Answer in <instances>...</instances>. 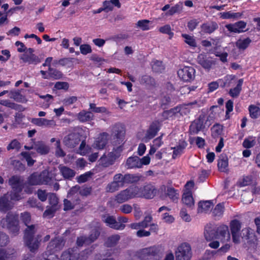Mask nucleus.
<instances>
[{"label":"nucleus","mask_w":260,"mask_h":260,"mask_svg":"<svg viewBox=\"0 0 260 260\" xmlns=\"http://www.w3.org/2000/svg\"><path fill=\"white\" fill-rule=\"evenodd\" d=\"M157 189L152 183L144 185L142 187L137 185H131L125 189L120 191L115 197V200L118 203H123L131 199L143 197L152 199L156 195Z\"/></svg>","instance_id":"nucleus-1"},{"label":"nucleus","mask_w":260,"mask_h":260,"mask_svg":"<svg viewBox=\"0 0 260 260\" xmlns=\"http://www.w3.org/2000/svg\"><path fill=\"white\" fill-rule=\"evenodd\" d=\"M241 227L242 222L239 220L234 219L230 221L229 228L233 242L235 244H239L241 239L249 247L256 246L258 240L254 231L249 227L244 228L241 230Z\"/></svg>","instance_id":"nucleus-2"},{"label":"nucleus","mask_w":260,"mask_h":260,"mask_svg":"<svg viewBox=\"0 0 260 260\" xmlns=\"http://www.w3.org/2000/svg\"><path fill=\"white\" fill-rule=\"evenodd\" d=\"M125 134L124 125L120 123H116L112 127L111 135L113 138V145L114 147L112 152L109 153V156L115 162L121 155L123 151V144Z\"/></svg>","instance_id":"nucleus-3"},{"label":"nucleus","mask_w":260,"mask_h":260,"mask_svg":"<svg viewBox=\"0 0 260 260\" xmlns=\"http://www.w3.org/2000/svg\"><path fill=\"white\" fill-rule=\"evenodd\" d=\"M65 241L62 237H56L51 239L48 243L43 256L45 260H59L57 253L63 248Z\"/></svg>","instance_id":"nucleus-4"},{"label":"nucleus","mask_w":260,"mask_h":260,"mask_svg":"<svg viewBox=\"0 0 260 260\" xmlns=\"http://www.w3.org/2000/svg\"><path fill=\"white\" fill-rule=\"evenodd\" d=\"M26 226L27 228L24 231L23 238L25 244L30 252L36 253L39 247L41 236L37 235L36 237H34L35 234V225H28Z\"/></svg>","instance_id":"nucleus-5"},{"label":"nucleus","mask_w":260,"mask_h":260,"mask_svg":"<svg viewBox=\"0 0 260 260\" xmlns=\"http://www.w3.org/2000/svg\"><path fill=\"white\" fill-rule=\"evenodd\" d=\"M3 227H6L12 236H16L19 233V215L16 213L8 212L5 218L1 220Z\"/></svg>","instance_id":"nucleus-6"},{"label":"nucleus","mask_w":260,"mask_h":260,"mask_svg":"<svg viewBox=\"0 0 260 260\" xmlns=\"http://www.w3.org/2000/svg\"><path fill=\"white\" fill-rule=\"evenodd\" d=\"M102 230L101 224L96 223V225L93 226L90 230L88 236H82L77 237L76 244L78 246H82L84 244L89 245L95 241L100 237Z\"/></svg>","instance_id":"nucleus-7"},{"label":"nucleus","mask_w":260,"mask_h":260,"mask_svg":"<svg viewBox=\"0 0 260 260\" xmlns=\"http://www.w3.org/2000/svg\"><path fill=\"white\" fill-rule=\"evenodd\" d=\"M8 184L13 191L11 199L19 200L20 198V193L25 188L23 179L19 175H13L9 179Z\"/></svg>","instance_id":"nucleus-8"},{"label":"nucleus","mask_w":260,"mask_h":260,"mask_svg":"<svg viewBox=\"0 0 260 260\" xmlns=\"http://www.w3.org/2000/svg\"><path fill=\"white\" fill-rule=\"evenodd\" d=\"M159 251L158 247L154 245L139 249L136 252V256L140 260H151Z\"/></svg>","instance_id":"nucleus-9"},{"label":"nucleus","mask_w":260,"mask_h":260,"mask_svg":"<svg viewBox=\"0 0 260 260\" xmlns=\"http://www.w3.org/2000/svg\"><path fill=\"white\" fill-rule=\"evenodd\" d=\"M206 117V114L202 113L191 122L189 128L190 134H197L199 132L205 128V124L207 121Z\"/></svg>","instance_id":"nucleus-10"},{"label":"nucleus","mask_w":260,"mask_h":260,"mask_svg":"<svg viewBox=\"0 0 260 260\" xmlns=\"http://www.w3.org/2000/svg\"><path fill=\"white\" fill-rule=\"evenodd\" d=\"M191 256V246L187 243H182L176 252V260H190Z\"/></svg>","instance_id":"nucleus-11"},{"label":"nucleus","mask_w":260,"mask_h":260,"mask_svg":"<svg viewBox=\"0 0 260 260\" xmlns=\"http://www.w3.org/2000/svg\"><path fill=\"white\" fill-rule=\"evenodd\" d=\"M196 71L192 67L185 66L180 69L177 74L179 78L184 82H190L195 77Z\"/></svg>","instance_id":"nucleus-12"},{"label":"nucleus","mask_w":260,"mask_h":260,"mask_svg":"<svg viewBox=\"0 0 260 260\" xmlns=\"http://www.w3.org/2000/svg\"><path fill=\"white\" fill-rule=\"evenodd\" d=\"M35 50L32 48H29L27 51L21 54L20 56V60L24 63L29 64H37L41 62V59L34 53Z\"/></svg>","instance_id":"nucleus-13"},{"label":"nucleus","mask_w":260,"mask_h":260,"mask_svg":"<svg viewBox=\"0 0 260 260\" xmlns=\"http://www.w3.org/2000/svg\"><path fill=\"white\" fill-rule=\"evenodd\" d=\"M217 239L220 240L222 243L229 242L231 240V233L229 228L225 224H221L216 228Z\"/></svg>","instance_id":"nucleus-14"},{"label":"nucleus","mask_w":260,"mask_h":260,"mask_svg":"<svg viewBox=\"0 0 260 260\" xmlns=\"http://www.w3.org/2000/svg\"><path fill=\"white\" fill-rule=\"evenodd\" d=\"M247 22L243 20H239L234 23H230L225 25V27L230 32L240 34L247 30L246 28Z\"/></svg>","instance_id":"nucleus-15"},{"label":"nucleus","mask_w":260,"mask_h":260,"mask_svg":"<svg viewBox=\"0 0 260 260\" xmlns=\"http://www.w3.org/2000/svg\"><path fill=\"white\" fill-rule=\"evenodd\" d=\"M25 188L24 191L27 193H31L32 192V188L27 186V185L30 186H35L41 185L39 174L38 172H34L30 174L27 178V181L24 182Z\"/></svg>","instance_id":"nucleus-16"},{"label":"nucleus","mask_w":260,"mask_h":260,"mask_svg":"<svg viewBox=\"0 0 260 260\" xmlns=\"http://www.w3.org/2000/svg\"><path fill=\"white\" fill-rule=\"evenodd\" d=\"M80 136L78 133H72L65 136L63 142L64 144L69 148L75 147L80 142Z\"/></svg>","instance_id":"nucleus-17"},{"label":"nucleus","mask_w":260,"mask_h":260,"mask_svg":"<svg viewBox=\"0 0 260 260\" xmlns=\"http://www.w3.org/2000/svg\"><path fill=\"white\" fill-rule=\"evenodd\" d=\"M103 220L106 223L107 226L114 230H122L125 227V224L119 223V222H117L113 216L103 215Z\"/></svg>","instance_id":"nucleus-18"},{"label":"nucleus","mask_w":260,"mask_h":260,"mask_svg":"<svg viewBox=\"0 0 260 260\" xmlns=\"http://www.w3.org/2000/svg\"><path fill=\"white\" fill-rule=\"evenodd\" d=\"M182 108V107L181 105H178L170 110L164 111L160 114L161 117V121H163L170 119H173L178 113H180L181 115L180 112Z\"/></svg>","instance_id":"nucleus-19"},{"label":"nucleus","mask_w":260,"mask_h":260,"mask_svg":"<svg viewBox=\"0 0 260 260\" xmlns=\"http://www.w3.org/2000/svg\"><path fill=\"white\" fill-rule=\"evenodd\" d=\"M14 207V203L9 199L8 194H4L0 197V211L6 213Z\"/></svg>","instance_id":"nucleus-20"},{"label":"nucleus","mask_w":260,"mask_h":260,"mask_svg":"<svg viewBox=\"0 0 260 260\" xmlns=\"http://www.w3.org/2000/svg\"><path fill=\"white\" fill-rule=\"evenodd\" d=\"M197 60L199 64H200L204 69L210 70L214 63V61L212 58L208 56L205 54H200L198 56Z\"/></svg>","instance_id":"nucleus-21"},{"label":"nucleus","mask_w":260,"mask_h":260,"mask_svg":"<svg viewBox=\"0 0 260 260\" xmlns=\"http://www.w3.org/2000/svg\"><path fill=\"white\" fill-rule=\"evenodd\" d=\"M159 189L162 191H166V197H168L173 202H177L179 199V191L175 189L173 187H168L167 188L165 185H162L160 187Z\"/></svg>","instance_id":"nucleus-22"},{"label":"nucleus","mask_w":260,"mask_h":260,"mask_svg":"<svg viewBox=\"0 0 260 260\" xmlns=\"http://www.w3.org/2000/svg\"><path fill=\"white\" fill-rule=\"evenodd\" d=\"M31 122L39 126H45L48 127H53L56 125V122L54 120H49L43 118H34L32 119Z\"/></svg>","instance_id":"nucleus-23"},{"label":"nucleus","mask_w":260,"mask_h":260,"mask_svg":"<svg viewBox=\"0 0 260 260\" xmlns=\"http://www.w3.org/2000/svg\"><path fill=\"white\" fill-rule=\"evenodd\" d=\"M160 123L158 120L153 121L150 124L146 134V137L148 139H152L160 130Z\"/></svg>","instance_id":"nucleus-24"},{"label":"nucleus","mask_w":260,"mask_h":260,"mask_svg":"<svg viewBox=\"0 0 260 260\" xmlns=\"http://www.w3.org/2000/svg\"><path fill=\"white\" fill-rule=\"evenodd\" d=\"M204 236L207 241L217 239L216 228L213 227L211 224H207L205 227Z\"/></svg>","instance_id":"nucleus-25"},{"label":"nucleus","mask_w":260,"mask_h":260,"mask_svg":"<svg viewBox=\"0 0 260 260\" xmlns=\"http://www.w3.org/2000/svg\"><path fill=\"white\" fill-rule=\"evenodd\" d=\"M127 169H134L140 168V158L137 156L128 157L125 164Z\"/></svg>","instance_id":"nucleus-26"},{"label":"nucleus","mask_w":260,"mask_h":260,"mask_svg":"<svg viewBox=\"0 0 260 260\" xmlns=\"http://www.w3.org/2000/svg\"><path fill=\"white\" fill-rule=\"evenodd\" d=\"M108 143V134L106 133L101 134L94 143V147L98 149H104Z\"/></svg>","instance_id":"nucleus-27"},{"label":"nucleus","mask_w":260,"mask_h":260,"mask_svg":"<svg viewBox=\"0 0 260 260\" xmlns=\"http://www.w3.org/2000/svg\"><path fill=\"white\" fill-rule=\"evenodd\" d=\"M229 161L226 155L221 154L218 160L217 167L221 172L227 173L229 171Z\"/></svg>","instance_id":"nucleus-28"},{"label":"nucleus","mask_w":260,"mask_h":260,"mask_svg":"<svg viewBox=\"0 0 260 260\" xmlns=\"http://www.w3.org/2000/svg\"><path fill=\"white\" fill-rule=\"evenodd\" d=\"M182 201L188 208L192 209L194 206V200L191 191H186L183 193Z\"/></svg>","instance_id":"nucleus-29"},{"label":"nucleus","mask_w":260,"mask_h":260,"mask_svg":"<svg viewBox=\"0 0 260 260\" xmlns=\"http://www.w3.org/2000/svg\"><path fill=\"white\" fill-rule=\"evenodd\" d=\"M243 82L244 80L243 78L239 79L236 87L230 89L229 94L231 97L236 98L239 96L242 91Z\"/></svg>","instance_id":"nucleus-30"},{"label":"nucleus","mask_w":260,"mask_h":260,"mask_svg":"<svg viewBox=\"0 0 260 260\" xmlns=\"http://www.w3.org/2000/svg\"><path fill=\"white\" fill-rule=\"evenodd\" d=\"M217 24L215 22L204 23L201 26L202 31L205 34H211L218 28Z\"/></svg>","instance_id":"nucleus-31"},{"label":"nucleus","mask_w":260,"mask_h":260,"mask_svg":"<svg viewBox=\"0 0 260 260\" xmlns=\"http://www.w3.org/2000/svg\"><path fill=\"white\" fill-rule=\"evenodd\" d=\"M187 146V143L185 140H179L178 144L176 147L172 148L173 149V158H175L180 155Z\"/></svg>","instance_id":"nucleus-32"},{"label":"nucleus","mask_w":260,"mask_h":260,"mask_svg":"<svg viewBox=\"0 0 260 260\" xmlns=\"http://www.w3.org/2000/svg\"><path fill=\"white\" fill-rule=\"evenodd\" d=\"M61 174L65 179L71 180L75 176V172L74 170L66 166L59 167Z\"/></svg>","instance_id":"nucleus-33"},{"label":"nucleus","mask_w":260,"mask_h":260,"mask_svg":"<svg viewBox=\"0 0 260 260\" xmlns=\"http://www.w3.org/2000/svg\"><path fill=\"white\" fill-rule=\"evenodd\" d=\"M78 254L72 249L63 251L60 256L61 260H78Z\"/></svg>","instance_id":"nucleus-34"},{"label":"nucleus","mask_w":260,"mask_h":260,"mask_svg":"<svg viewBox=\"0 0 260 260\" xmlns=\"http://www.w3.org/2000/svg\"><path fill=\"white\" fill-rule=\"evenodd\" d=\"M213 206V204L211 201H200L198 204V212L207 213Z\"/></svg>","instance_id":"nucleus-35"},{"label":"nucleus","mask_w":260,"mask_h":260,"mask_svg":"<svg viewBox=\"0 0 260 260\" xmlns=\"http://www.w3.org/2000/svg\"><path fill=\"white\" fill-rule=\"evenodd\" d=\"M139 82L140 84L147 87H153L155 85V79L148 75L142 76L139 78Z\"/></svg>","instance_id":"nucleus-36"},{"label":"nucleus","mask_w":260,"mask_h":260,"mask_svg":"<svg viewBox=\"0 0 260 260\" xmlns=\"http://www.w3.org/2000/svg\"><path fill=\"white\" fill-rule=\"evenodd\" d=\"M93 116V114L91 112L86 110L80 111L77 115L78 119L81 122L92 120Z\"/></svg>","instance_id":"nucleus-37"},{"label":"nucleus","mask_w":260,"mask_h":260,"mask_svg":"<svg viewBox=\"0 0 260 260\" xmlns=\"http://www.w3.org/2000/svg\"><path fill=\"white\" fill-rule=\"evenodd\" d=\"M48 73L49 74V76H44V79H48L49 78H52L55 80H58L61 79L63 76L61 72L51 67H49Z\"/></svg>","instance_id":"nucleus-38"},{"label":"nucleus","mask_w":260,"mask_h":260,"mask_svg":"<svg viewBox=\"0 0 260 260\" xmlns=\"http://www.w3.org/2000/svg\"><path fill=\"white\" fill-rule=\"evenodd\" d=\"M236 79L235 75H228L224 77L223 79H219V83H220V86L222 87H230L234 83V80Z\"/></svg>","instance_id":"nucleus-39"},{"label":"nucleus","mask_w":260,"mask_h":260,"mask_svg":"<svg viewBox=\"0 0 260 260\" xmlns=\"http://www.w3.org/2000/svg\"><path fill=\"white\" fill-rule=\"evenodd\" d=\"M120 239L119 235H113L109 237L104 243V245L107 247H113L116 246Z\"/></svg>","instance_id":"nucleus-40"},{"label":"nucleus","mask_w":260,"mask_h":260,"mask_svg":"<svg viewBox=\"0 0 260 260\" xmlns=\"http://www.w3.org/2000/svg\"><path fill=\"white\" fill-rule=\"evenodd\" d=\"M39 174L41 185L48 184L52 181V177L48 171L44 170Z\"/></svg>","instance_id":"nucleus-41"},{"label":"nucleus","mask_w":260,"mask_h":260,"mask_svg":"<svg viewBox=\"0 0 260 260\" xmlns=\"http://www.w3.org/2000/svg\"><path fill=\"white\" fill-rule=\"evenodd\" d=\"M142 176L139 174H125V180H126V184L136 183L141 180Z\"/></svg>","instance_id":"nucleus-42"},{"label":"nucleus","mask_w":260,"mask_h":260,"mask_svg":"<svg viewBox=\"0 0 260 260\" xmlns=\"http://www.w3.org/2000/svg\"><path fill=\"white\" fill-rule=\"evenodd\" d=\"M224 210V206L223 203H218L213 209L212 215L215 218L219 219L222 216Z\"/></svg>","instance_id":"nucleus-43"},{"label":"nucleus","mask_w":260,"mask_h":260,"mask_svg":"<svg viewBox=\"0 0 260 260\" xmlns=\"http://www.w3.org/2000/svg\"><path fill=\"white\" fill-rule=\"evenodd\" d=\"M10 97L18 102H26L25 97L21 94L19 90H11L10 92Z\"/></svg>","instance_id":"nucleus-44"},{"label":"nucleus","mask_w":260,"mask_h":260,"mask_svg":"<svg viewBox=\"0 0 260 260\" xmlns=\"http://www.w3.org/2000/svg\"><path fill=\"white\" fill-rule=\"evenodd\" d=\"M249 116L252 119H257L260 116V108L254 105L248 107Z\"/></svg>","instance_id":"nucleus-45"},{"label":"nucleus","mask_w":260,"mask_h":260,"mask_svg":"<svg viewBox=\"0 0 260 260\" xmlns=\"http://www.w3.org/2000/svg\"><path fill=\"white\" fill-rule=\"evenodd\" d=\"M251 42V39L249 38H246L243 40H238L236 43V45L238 49L245 50L249 46Z\"/></svg>","instance_id":"nucleus-46"},{"label":"nucleus","mask_w":260,"mask_h":260,"mask_svg":"<svg viewBox=\"0 0 260 260\" xmlns=\"http://www.w3.org/2000/svg\"><path fill=\"white\" fill-rule=\"evenodd\" d=\"M35 149L41 154H46L49 152L48 147L42 142H39L35 145Z\"/></svg>","instance_id":"nucleus-47"},{"label":"nucleus","mask_w":260,"mask_h":260,"mask_svg":"<svg viewBox=\"0 0 260 260\" xmlns=\"http://www.w3.org/2000/svg\"><path fill=\"white\" fill-rule=\"evenodd\" d=\"M182 37L184 39V42L192 48L197 47V42L193 36L187 34H183Z\"/></svg>","instance_id":"nucleus-48"},{"label":"nucleus","mask_w":260,"mask_h":260,"mask_svg":"<svg viewBox=\"0 0 260 260\" xmlns=\"http://www.w3.org/2000/svg\"><path fill=\"white\" fill-rule=\"evenodd\" d=\"M99 161L100 165L104 167H108L114 163L109 155L107 156L105 154L100 158Z\"/></svg>","instance_id":"nucleus-49"},{"label":"nucleus","mask_w":260,"mask_h":260,"mask_svg":"<svg viewBox=\"0 0 260 260\" xmlns=\"http://www.w3.org/2000/svg\"><path fill=\"white\" fill-rule=\"evenodd\" d=\"M89 110L90 112L95 113H106L107 109L105 107H96L94 103H90Z\"/></svg>","instance_id":"nucleus-50"},{"label":"nucleus","mask_w":260,"mask_h":260,"mask_svg":"<svg viewBox=\"0 0 260 260\" xmlns=\"http://www.w3.org/2000/svg\"><path fill=\"white\" fill-rule=\"evenodd\" d=\"M152 69L154 72L162 73L165 70V67L161 61L156 60L154 61Z\"/></svg>","instance_id":"nucleus-51"},{"label":"nucleus","mask_w":260,"mask_h":260,"mask_svg":"<svg viewBox=\"0 0 260 260\" xmlns=\"http://www.w3.org/2000/svg\"><path fill=\"white\" fill-rule=\"evenodd\" d=\"M28 205L32 208H37L41 211H43L44 208L40 202H38L37 200L34 198H29L27 201Z\"/></svg>","instance_id":"nucleus-52"},{"label":"nucleus","mask_w":260,"mask_h":260,"mask_svg":"<svg viewBox=\"0 0 260 260\" xmlns=\"http://www.w3.org/2000/svg\"><path fill=\"white\" fill-rule=\"evenodd\" d=\"M124 178L125 174L123 175L121 173H118L114 176L113 180L122 187L126 184V180Z\"/></svg>","instance_id":"nucleus-53"},{"label":"nucleus","mask_w":260,"mask_h":260,"mask_svg":"<svg viewBox=\"0 0 260 260\" xmlns=\"http://www.w3.org/2000/svg\"><path fill=\"white\" fill-rule=\"evenodd\" d=\"M121 187L119 184H117L114 180L109 183L106 187V191L109 192H114L118 190Z\"/></svg>","instance_id":"nucleus-54"},{"label":"nucleus","mask_w":260,"mask_h":260,"mask_svg":"<svg viewBox=\"0 0 260 260\" xmlns=\"http://www.w3.org/2000/svg\"><path fill=\"white\" fill-rule=\"evenodd\" d=\"M182 9L181 4H177L172 7L167 12V14L170 16L173 15L175 13H180Z\"/></svg>","instance_id":"nucleus-55"},{"label":"nucleus","mask_w":260,"mask_h":260,"mask_svg":"<svg viewBox=\"0 0 260 260\" xmlns=\"http://www.w3.org/2000/svg\"><path fill=\"white\" fill-rule=\"evenodd\" d=\"M150 21L146 19L139 20L137 22V26L139 27L142 30H148L150 29L149 23Z\"/></svg>","instance_id":"nucleus-56"},{"label":"nucleus","mask_w":260,"mask_h":260,"mask_svg":"<svg viewBox=\"0 0 260 260\" xmlns=\"http://www.w3.org/2000/svg\"><path fill=\"white\" fill-rule=\"evenodd\" d=\"M21 148L20 143L16 139L13 140L7 146V149L10 150L11 149H16L18 151Z\"/></svg>","instance_id":"nucleus-57"},{"label":"nucleus","mask_w":260,"mask_h":260,"mask_svg":"<svg viewBox=\"0 0 260 260\" xmlns=\"http://www.w3.org/2000/svg\"><path fill=\"white\" fill-rule=\"evenodd\" d=\"M222 131V128L220 124H216L214 125L212 128V136L214 138L218 137L221 135Z\"/></svg>","instance_id":"nucleus-58"},{"label":"nucleus","mask_w":260,"mask_h":260,"mask_svg":"<svg viewBox=\"0 0 260 260\" xmlns=\"http://www.w3.org/2000/svg\"><path fill=\"white\" fill-rule=\"evenodd\" d=\"M255 144V141L251 138H246L243 142L242 145L243 147L246 149H249L253 147Z\"/></svg>","instance_id":"nucleus-59"},{"label":"nucleus","mask_w":260,"mask_h":260,"mask_svg":"<svg viewBox=\"0 0 260 260\" xmlns=\"http://www.w3.org/2000/svg\"><path fill=\"white\" fill-rule=\"evenodd\" d=\"M20 217L22 221L27 226L31 221L30 214L28 212H24L21 213Z\"/></svg>","instance_id":"nucleus-60"},{"label":"nucleus","mask_w":260,"mask_h":260,"mask_svg":"<svg viewBox=\"0 0 260 260\" xmlns=\"http://www.w3.org/2000/svg\"><path fill=\"white\" fill-rule=\"evenodd\" d=\"M253 183V177L252 175L244 176L240 182L241 186H245L252 184Z\"/></svg>","instance_id":"nucleus-61"},{"label":"nucleus","mask_w":260,"mask_h":260,"mask_svg":"<svg viewBox=\"0 0 260 260\" xmlns=\"http://www.w3.org/2000/svg\"><path fill=\"white\" fill-rule=\"evenodd\" d=\"M77 203H76V204ZM75 204L72 203L67 199L63 200V210L65 211L71 210L75 208Z\"/></svg>","instance_id":"nucleus-62"},{"label":"nucleus","mask_w":260,"mask_h":260,"mask_svg":"<svg viewBox=\"0 0 260 260\" xmlns=\"http://www.w3.org/2000/svg\"><path fill=\"white\" fill-rule=\"evenodd\" d=\"M9 241L8 236L3 232H0V246H6Z\"/></svg>","instance_id":"nucleus-63"},{"label":"nucleus","mask_w":260,"mask_h":260,"mask_svg":"<svg viewBox=\"0 0 260 260\" xmlns=\"http://www.w3.org/2000/svg\"><path fill=\"white\" fill-rule=\"evenodd\" d=\"M159 31L162 34H168L170 36L174 35V33L171 31V27L169 24H166L159 27Z\"/></svg>","instance_id":"nucleus-64"}]
</instances>
